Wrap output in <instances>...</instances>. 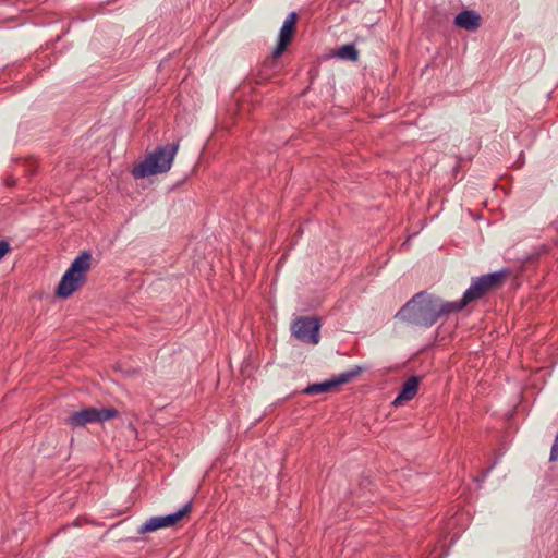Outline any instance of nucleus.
Returning a JSON list of instances; mask_svg holds the SVG:
<instances>
[{"label": "nucleus", "mask_w": 558, "mask_h": 558, "mask_svg": "<svg viewBox=\"0 0 558 558\" xmlns=\"http://www.w3.org/2000/svg\"><path fill=\"white\" fill-rule=\"evenodd\" d=\"M458 313L454 301H446L427 292L414 294L396 314V318L408 324L429 328L439 318Z\"/></svg>", "instance_id": "f257e3e1"}, {"label": "nucleus", "mask_w": 558, "mask_h": 558, "mask_svg": "<svg viewBox=\"0 0 558 558\" xmlns=\"http://www.w3.org/2000/svg\"><path fill=\"white\" fill-rule=\"evenodd\" d=\"M179 149V142L158 146L148 153L145 159L132 169L135 179H144L154 174L166 173L171 169Z\"/></svg>", "instance_id": "f03ea898"}, {"label": "nucleus", "mask_w": 558, "mask_h": 558, "mask_svg": "<svg viewBox=\"0 0 558 558\" xmlns=\"http://www.w3.org/2000/svg\"><path fill=\"white\" fill-rule=\"evenodd\" d=\"M92 254L88 251L80 253L69 269L62 276L56 294L60 298H69L85 281V276L90 268Z\"/></svg>", "instance_id": "7ed1b4c3"}, {"label": "nucleus", "mask_w": 558, "mask_h": 558, "mask_svg": "<svg viewBox=\"0 0 558 558\" xmlns=\"http://www.w3.org/2000/svg\"><path fill=\"white\" fill-rule=\"evenodd\" d=\"M506 271H495L480 276L472 280L460 301H454L458 312L462 311L470 302L484 296L493 288L497 287L505 277Z\"/></svg>", "instance_id": "20e7f679"}, {"label": "nucleus", "mask_w": 558, "mask_h": 558, "mask_svg": "<svg viewBox=\"0 0 558 558\" xmlns=\"http://www.w3.org/2000/svg\"><path fill=\"white\" fill-rule=\"evenodd\" d=\"M118 411L114 408H84L72 412L65 423L72 428L84 427L90 423H102L117 416Z\"/></svg>", "instance_id": "39448f33"}, {"label": "nucleus", "mask_w": 558, "mask_h": 558, "mask_svg": "<svg viewBox=\"0 0 558 558\" xmlns=\"http://www.w3.org/2000/svg\"><path fill=\"white\" fill-rule=\"evenodd\" d=\"M320 323L316 317H299L292 324L293 335L302 342L317 344L319 342Z\"/></svg>", "instance_id": "423d86ee"}, {"label": "nucleus", "mask_w": 558, "mask_h": 558, "mask_svg": "<svg viewBox=\"0 0 558 558\" xmlns=\"http://www.w3.org/2000/svg\"><path fill=\"white\" fill-rule=\"evenodd\" d=\"M191 502L185 504L181 509L167 515L151 517L145 521L140 527L138 533L145 534L148 532L157 531L161 527L172 526L179 522L184 515L191 511Z\"/></svg>", "instance_id": "0eeeda50"}, {"label": "nucleus", "mask_w": 558, "mask_h": 558, "mask_svg": "<svg viewBox=\"0 0 558 558\" xmlns=\"http://www.w3.org/2000/svg\"><path fill=\"white\" fill-rule=\"evenodd\" d=\"M296 19H298L296 13L291 12L284 20V22L280 28L277 46L274 50L275 57L281 56L283 53V51L287 49L288 45L290 44L292 36L294 34Z\"/></svg>", "instance_id": "6e6552de"}, {"label": "nucleus", "mask_w": 558, "mask_h": 558, "mask_svg": "<svg viewBox=\"0 0 558 558\" xmlns=\"http://www.w3.org/2000/svg\"><path fill=\"white\" fill-rule=\"evenodd\" d=\"M454 24L465 31L474 32L481 25V16L474 10H463L454 17Z\"/></svg>", "instance_id": "1a4fd4ad"}, {"label": "nucleus", "mask_w": 558, "mask_h": 558, "mask_svg": "<svg viewBox=\"0 0 558 558\" xmlns=\"http://www.w3.org/2000/svg\"><path fill=\"white\" fill-rule=\"evenodd\" d=\"M420 379L416 376H412L404 381L402 389L398 397L393 400L395 405H401L403 401L412 400L418 390Z\"/></svg>", "instance_id": "9d476101"}, {"label": "nucleus", "mask_w": 558, "mask_h": 558, "mask_svg": "<svg viewBox=\"0 0 558 558\" xmlns=\"http://www.w3.org/2000/svg\"><path fill=\"white\" fill-rule=\"evenodd\" d=\"M362 372V368L359 366H355L349 371H345L333 378H331L333 386L337 387L339 385L347 384L351 380H353L355 377H357Z\"/></svg>", "instance_id": "9b49d317"}, {"label": "nucleus", "mask_w": 558, "mask_h": 558, "mask_svg": "<svg viewBox=\"0 0 558 558\" xmlns=\"http://www.w3.org/2000/svg\"><path fill=\"white\" fill-rule=\"evenodd\" d=\"M333 387L335 386H333L332 380L328 379V380H325V381H322V383H316V384L308 385L303 390V392L306 393V395H318V393L327 392V391H329Z\"/></svg>", "instance_id": "f8f14e48"}, {"label": "nucleus", "mask_w": 558, "mask_h": 558, "mask_svg": "<svg viewBox=\"0 0 558 558\" xmlns=\"http://www.w3.org/2000/svg\"><path fill=\"white\" fill-rule=\"evenodd\" d=\"M338 56L341 59L356 61L359 58V52L353 44H347L339 48Z\"/></svg>", "instance_id": "ddd939ff"}, {"label": "nucleus", "mask_w": 558, "mask_h": 558, "mask_svg": "<svg viewBox=\"0 0 558 558\" xmlns=\"http://www.w3.org/2000/svg\"><path fill=\"white\" fill-rule=\"evenodd\" d=\"M549 461H558V433L550 449Z\"/></svg>", "instance_id": "4468645a"}, {"label": "nucleus", "mask_w": 558, "mask_h": 558, "mask_svg": "<svg viewBox=\"0 0 558 558\" xmlns=\"http://www.w3.org/2000/svg\"><path fill=\"white\" fill-rule=\"evenodd\" d=\"M492 468L487 469L486 472L483 474V477L487 476V474L490 472Z\"/></svg>", "instance_id": "2eb2a0df"}]
</instances>
